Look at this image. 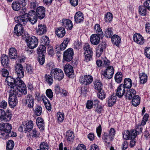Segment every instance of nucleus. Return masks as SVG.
<instances>
[{
    "instance_id": "6ab92c4d",
    "label": "nucleus",
    "mask_w": 150,
    "mask_h": 150,
    "mask_svg": "<svg viewBox=\"0 0 150 150\" xmlns=\"http://www.w3.org/2000/svg\"><path fill=\"white\" fill-rule=\"evenodd\" d=\"M12 129L11 125L8 123H3L0 125V130L9 133Z\"/></svg>"
},
{
    "instance_id": "6e6d98bb",
    "label": "nucleus",
    "mask_w": 150,
    "mask_h": 150,
    "mask_svg": "<svg viewBox=\"0 0 150 150\" xmlns=\"http://www.w3.org/2000/svg\"><path fill=\"white\" fill-rule=\"evenodd\" d=\"M98 92L97 93V95L99 98L103 100L105 98V94L103 91L102 90L101 91H98Z\"/></svg>"
},
{
    "instance_id": "bf43d9fd",
    "label": "nucleus",
    "mask_w": 150,
    "mask_h": 150,
    "mask_svg": "<svg viewBox=\"0 0 150 150\" xmlns=\"http://www.w3.org/2000/svg\"><path fill=\"white\" fill-rule=\"evenodd\" d=\"M38 6V4L36 0H33L30 1V6L31 9H35Z\"/></svg>"
},
{
    "instance_id": "052dcab7",
    "label": "nucleus",
    "mask_w": 150,
    "mask_h": 150,
    "mask_svg": "<svg viewBox=\"0 0 150 150\" xmlns=\"http://www.w3.org/2000/svg\"><path fill=\"white\" fill-rule=\"evenodd\" d=\"M39 135L40 133L35 129H34L32 130L31 135L33 137H39Z\"/></svg>"
},
{
    "instance_id": "3c124183",
    "label": "nucleus",
    "mask_w": 150,
    "mask_h": 150,
    "mask_svg": "<svg viewBox=\"0 0 150 150\" xmlns=\"http://www.w3.org/2000/svg\"><path fill=\"white\" fill-rule=\"evenodd\" d=\"M45 80L47 83L50 85H51L53 83V80L52 76L46 74L45 76Z\"/></svg>"
},
{
    "instance_id": "e2e57ef3",
    "label": "nucleus",
    "mask_w": 150,
    "mask_h": 150,
    "mask_svg": "<svg viewBox=\"0 0 150 150\" xmlns=\"http://www.w3.org/2000/svg\"><path fill=\"white\" fill-rule=\"evenodd\" d=\"M46 93L47 96L50 98H51L53 96V92L50 89L46 90Z\"/></svg>"
},
{
    "instance_id": "79ce46f5",
    "label": "nucleus",
    "mask_w": 150,
    "mask_h": 150,
    "mask_svg": "<svg viewBox=\"0 0 150 150\" xmlns=\"http://www.w3.org/2000/svg\"><path fill=\"white\" fill-rule=\"evenodd\" d=\"M14 142L12 140H8L6 142V150H12L14 147Z\"/></svg>"
},
{
    "instance_id": "72a5a7b5",
    "label": "nucleus",
    "mask_w": 150,
    "mask_h": 150,
    "mask_svg": "<svg viewBox=\"0 0 150 150\" xmlns=\"http://www.w3.org/2000/svg\"><path fill=\"white\" fill-rule=\"evenodd\" d=\"M46 47L42 45H39L37 49V53L39 55H44V53L45 52Z\"/></svg>"
},
{
    "instance_id": "f03ea898",
    "label": "nucleus",
    "mask_w": 150,
    "mask_h": 150,
    "mask_svg": "<svg viewBox=\"0 0 150 150\" xmlns=\"http://www.w3.org/2000/svg\"><path fill=\"white\" fill-rule=\"evenodd\" d=\"M24 38H26L28 46L31 49L36 47L38 44V39L34 36H29L27 34L24 33Z\"/></svg>"
},
{
    "instance_id": "a19ab883",
    "label": "nucleus",
    "mask_w": 150,
    "mask_h": 150,
    "mask_svg": "<svg viewBox=\"0 0 150 150\" xmlns=\"http://www.w3.org/2000/svg\"><path fill=\"white\" fill-rule=\"evenodd\" d=\"M147 8L144 5L140 6L139 7V12L140 14L142 16H145L147 13Z\"/></svg>"
},
{
    "instance_id": "ddd939ff",
    "label": "nucleus",
    "mask_w": 150,
    "mask_h": 150,
    "mask_svg": "<svg viewBox=\"0 0 150 150\" xmlns=\"http://www.w3.org/2000/svg\"><path fill=\"white\" fill-rule=\"evenodd\" d=\"M45 9L44 7L39 6L37 8L35 14L39 19H42L45 16Z\"/></svg>"
},
{
    "instance_id": "393cba45",
    "label": "nucleus",
    "mask_w": 150,
    "mask_h": 150,
    "mask_svg": "<svg viewBox=\"0 0 150 150\" xmlns=\"http://www.w3.org/2000/svg\"><path fill=\"white\" fill-rule=\"evenodd\" d=\"M136 91L135 90L131 89L128 90L126 92L125 97L126 99L131 100L136 94Z\"/></svg>"
},
{
    "instance_id": "2eb2a0df",
    "label": "nucleus",
    "mask_w": 150,
    "mask_h": 150,
    "mask_svg": "<svg viewBox=\"0 0 150 150\" xmlns=\"http://www.w3.org/2000/svg\"><path fill=\"white\" fill-rule=\"evenodd\" d=\"M116 95L119 98H122L125 93V88L123 84H120L116 90Z\"/></svg>"
},
{
    "instance_id": "7ed1b4c3",
    "label": "nucleus",
    "mask_w": 150,
    "mask_h": 150,
    "mask_svg": "<svg viewBox=\"0 0 150 150\" xmlns=\"http://www.w3.org/2000/svg\"><path fill=\"white\" fill-rule=\"evenodd\" d=\"M20 77H18L15 79L14 83L15 87L16 89H18V91H21L24 95L27 93V89L25 84Z\"/></svg>"
},
{
    "instance_id": "4d7b16f0",
    "label": "nucleus",
    "mask_w": 150,
    "mask_h": 150,
    "mask_svg": "<svg viewBox=\"0 0 150 150\" xmlns=\"http://www.w3.org/2000/svg\"><path fill=\"white\" fill-rule=\"evenodd\" d=\"M34 112L37 116L40 115L42 112V108L40 106L36 105L35 109Z\"/></svg>"
},
{
    "instance_id": "cd10ccee",
    "label": "nucleus",
    "mask_w": 150,
    "mask_h": 150,
    "mask_svg": "<svg viewBox=\"0 0 150 150\" xmlns=\"http://www.w3.org/2000/svg\"><path fill=\"white\" fill-rule=\"evenodd\" d=\"M36 123L38 127L41 130H44L45 128L44 122L43 119L40 117L37 118Z\"/></svg>"
},
{
    "instance_id": "e433bc0d",
    "label": "nucleus",
    "mask_w": 150,
    "mask_h": 150,
    "mask_svg": "<svg viewBox=\"0 0 150 150\" xmlns=\"http://www.w3.org/2000/svg\"><path fill=\"white\" fill-rule=\"evenodd\" d=\"M123 84L125 88H130L132 86V81L129 78H125L124 80Z\"/></svg>"
},
{
    "instance_id": "4c0bfd02",
    "label": "nucleus",
    "mask_w": 150,
    "mask_h": 150,
    "mask_svg": "<svg viewBox=\"0 0 150 150\" xmlns=\"http://www.w3.org/2000/svg\"><path fill=\"white\" fill-rule=\"evenodd\" d=\"M40 41L42 45H45L47 47L48 46L50 41L48 37L46 36H43L41 38Z\"/></svg>"
},
{
    "instance_id": "bb28decb",
    "label": "nucleus",
    "mask_w": 150,
    "mask_h": 150,
    "mask_svg": "<svg viewBox=\"0 0 150 150\" xmlns=\"http://www.w3.org/2000/svg\"><path fill=\"white\" fill-rule=\"evenodd\" d=\"M99 36L96 34L92 35L90 37V41L91 43L94 45L98 44L100 41Z\"/></svg>"
},
{
    "instance_id": "58836bf2",
    "label": "nucleus",
    "mask_w": 150,
    "mask_h": 150,
    "mask_svg": "<svg viewBox=\"0 0 150 150\" xmlns=\"http://www.w3.org/2000/svg\"><path fill=\"white\" fill-rule=\"evenodd\" d=\"M140 98L138 95L135 96L132 100V104L134 106L139 105L140 103Z\"/></svg>"
},
{
    "instance_id": "ea45409f",
    "label": "nucleus",
    "mask_w": 150,
    "mask_h": 150,
    "mask_svg": "<svg viewBox=\"0 0 150 150\" xmlns=\"http://www.w3.org/2000/svg\"><path fill=\"white\" fill-rule=\"evenodd\" d=\"M21 6L22 4L19 2L14 1L12 4L11 7L14 11H18L21 9Z\"/></svg>"
},
{
    "instance_id": "9b49d317",
    "label": "nucleus",
    "mask_w": 150,
    "mask_h": 150,
    "mask_svg": "<svg viewBox=\"0 0 150 150\" xmlns=\"http://www.w3.org/2000/svg\"><path fill=\"white\" fill-rule=\"evenodd\" d=\"M24 103L26 106L30 108H33L34 104V99L30 94H28L26 96V99L24 100Z\"/></svg>"
},
{
    "instance_id": "b1692460",
    "label": "nucleus",
    "mask_w": 150,
    "mask_h": 150,
    "mask_svg": "<svg viewBox=\"0 0 150 150\" xmlns=\"http://www.w3.org/2000/svg\"><path fill=\"white\" fill-rule=\"evenodd\" d=\"M75 22L77 23L82 22L84 19L83 15L80 11L76 12L74 16Z\"/></svg>"
},
{
    "instance_id": "680f3d73",
    "label": "nucleus",
    "mask_w": 150,
    "mask_h": 150,
    "mask_svg": "<svg viewBox=\"0 0 150 150\" xmlns=\"http://www.w3.org/2000/svg\"><path fill=\"white\" fill-rule=\"evenodd\" d=\"M94 29L96 31V32L98 33H100L98 34L100 35L101 36V35L102 34L103 35V32H102V30L100 27V25L98 24H96L94 27Z\"/></svg>"
},
{
    "instance_id": "f704fd0d",
    "label": "nucleus",
    "mask_w": 150,
    "mask_h": 150,
    "mask_svg": "<svg viewBox=\"0 0 150 150\" xmlns=\"http://www.w3.org/2000/svg\"><path fill=\"white\" fill-rule=\"evenodd\" d=\"M1 64L4 67L7 66L9 63L8 56L5 54L2 55L1 57Z\"/></svg>"
},
{
    "instance_id": "5701e85b",
    "label": "nucleus",
    "mask_w": 150,
    "mask_h": 150,
    "mask_svg": "<svg viewBox=\"0 0 150 150\" xmlns=\"http://www.w3.org/2000/svg\"><path fill=\"white\" fill-rule=\"evenodd\" d=\"M47 27L44 24H40L38 25V28L37 30V34L39 35H42L46 33Z\"/></svg>"
},
{
    "instance_id": "7c9ffc66",
    "label": "nucleus",
    "mask_w": 150,
    "mask_h": 150,
    "mask_svg": "<svg viewBox=\"0 0 150 150\" xmlns=\"http://www.w3.org/2000/svg\"><path fill=\"white\" fill-rule=\"evenodd\" d=\"M42 98L47 109L48 111H50L51 109L50 102L45 96H42Z\"/></svg>"
},
{
    "instance_id": "f8f14e48",
    "label": "nucleus",
    "mask_w": 150,
    "mask_h": 150,
    "mask_svg": "<svg viewBox=\"0 0 150 150\" xmlns=\"http://www.w3.org/2000/svg\"><path fill=\"white\" fill-rule=\"evenodd\" d=\"M14 33L17 36H20L22 35L23 38H24L23 34H24L23 27L21 25L16 24L14 28Z\"/></svg>"
},
{
    "instance_id": "0eeeda50",
    "label": "nucleus",
    "mask_w": 150,
    "mask_h": 150,
    "mask_svg": "<svg viewBox=\"0 0 150 150\" xmlns=\"http://www.w3.org/2000/svg\"><path fill=\"white\" fill-rule=\"evenodd\" d=\"M73 50L71 48H69L64 52L63 54L64 59L67 62H70L72 60L73 57Z\"/></svg>"
},
{
    "instance_id": "6e6552de",
    "label": "nucleus",
    "mask_w": 150,
    "mask_h": 150,
    "mask_svg": "<svg viewBox=\"0 0 150 150\" xmlns=\"http://www.w3.org/2000/svg\"><path fill=\"white\" fill-rule=\"evenodd\" d=\"M64 70L66 74L69 77L72 78L74 76V71L71 65L68 64H66Z\"/></svg>"
},
{
    "instance_id": "9d476101",
    "label": "nucleus",
    "mask_w": 150,
    "mask_h": 150,
    "mask_svg": "<svg viewBox=\"0 0 150 150\" xmlns=\"http://www.w3.org/2000/svg\"><path fill=\"white\" fill-rule=\"evenodd\" d=\"M93 78L90 75H86L80 77V82L85 85H87L91 83L93 81Z\"/></svg>"
},
{
    "instance_id": "39448f33",
    "label": "nucleus",
    "mask_w": 150,
    "mask_h": 150,
    "mask_svg": "<svg viewBox=\"0 0 150 150\" xmlns=\"http://www.w3.org/2000/svg\"><path fill=\"white\" fill-rule=\"evenodd\" d=\"M14 19L16 22L18 23L17 24L21 25H25L28 21L27 13L15 17Z\"/></svg>"
},
{
    "instance_id": "774afa93",
    "label": "nucleus",
    "mask_w": 150,
    "mask_h": 150,
    "mask_svg": "<svg viewBox=\"0 0 150 150\" xmlns=\"http://www.w3.org/2000/svg\"><path fill=\"white\" fill-rule=\"evenodd\" d=\"M38 60L40 64H43L45 62V56L39 55L38 59Z\"/></svg>"
},
{
    "instance_id": "a18cd8bd",
    "label": "nucleus",
    "mask_w": 150,
    "mask_h": 150,
    "mask_svg": "<svg viewBox=\"0 0 150 150\" xmlns=\"http://www.w3.org/2000/svg\"><path fill=\"white\" fill-rule=\"evenodd\" d=\"M139 78L140 79V83L144 84L147 81V76L144 73H140L139 74Z\"/></svg>"
},
{
    "instance_id": "423d86ee",
    "label": "nucleus",
    "mask_w": 150,
    "mask_h": 150,
    "mask_svg": "<svg viewBox=\"0 0 150 150\" xmlns=\"http://www.w3.org/2000/svg\"><path fill=\"white\" fill-rule=\"evenodd\" d=\"M114 72V68L111 66L107 67L105 71L102 73V75L105 78L110 79L113 75Z\"/></svg>"
},
{
    "instance_id": "f3484780",
    "label": "nucleus",
    "mask_w": 150,
    "mask_h": 150,
    "mask_svg": "<svg viewBox=\"0 0 150 150\" xmlns=\"http://www.w3.org/2000/svg\"><path fill=\"white\" fill-rule=\"evenodd\" d=\"M133 39L135 42L141 45L144 43L145 41L143 37L139 34H134L133 35Z\"/></svg>"
},
{
    "instance_id": "dca6fc26",
    "label": "nucleus",
    "mask_w": 150,
    "mask_h": 150,
    "mask_svg": "<svg viewBox=\"0 0 150 150\" xmlns=\"http://www.w3.org/2000/svg\"><path fill=\"white\" fill-rule=\"evenodd\" d=\"M11 116L7 115L4 110L0 109V121H8L11 120Z\"/></svg>"
},
{
    "instance_id": "412c9836",
    "label": "nucleus",
    "mask_w": 150,
    "mask_h": 150,
    "mask_svg": "<svg viewBox=\"0 0 150 150\" xmlns=\"http://www.w3.org/2000/svg\"><path fill=\"white\" fill-rule=\"evenodd\" d=\"M24 127L25 132H29L33 128V122L31 120H28L24 122Z\"/></svg>"
},
{
    "instance_id": "69168bd1",
    "label": "nucleus",
    "mask_w": 150,
    "mask_h": 150,
    "mask_svg": "<svg viewBox=\"0 0 150 150\" xmlns=\"http://www.w3.org/2000/svg\"><path fill=\"white\" fill-rule=\"evenodd\" d=\"M2 76L4 77H7L9 74L8 71L6 69H3L0 71Z\"/></svg>"
},
{
    "instance_id": "f257e3e1",
    "label": "nucleus",
    "mask_w": 150,
    "mask_h": 150,
    "mask_svg": "<svg viewBox=\"0 0 150 150\" xmlns=\"http://www.w3.org/2000/svg\"><path fill=\"white\" fill-rule=\"evenodd\" d=\"M124 138L126 140L130 139L129 146L131 147L134 146L135 144L134 139L137 135L136 131L132 130L131 132L128 130L125 131L123 134Z\"/></svg>"
},
{
    "instance_id": "49530a36",
    "label": "nucleus",
    "mask_w": 150,
    "mask_h": 150,
    "mask_svg": "<svg viewBox=\"0 0 150 150\" xmlns=\"http://www.w3.org/2000/svg\"><path fill=\"white\" fill-rule=\"evenodd\" d=\"M94 85L95 89L98 91L102 90L103 85L102 83L98 81H96L94 82Z\"/></svg>"
},
{
    "instance_id": "603ef678",
    "label": "nucleus",
    "mask_w": 150,
    "mask_h": 150,
    "mask_svg": "<svg viewBox=\"0 0 150 150\" xmlns=\"http://www.w3.org/2000/svg\"><path fill=\"white\" fill-rule=\"evenodd\" d=\"M113 34L111 28L108 27L105 31V36L107 38H111Z\"/></svg>"
},
{
    "instance_id": "c9c22d12",
    "label": "nucleus",
    "mask_w": 150,
    "mask_h": 150,
    "mask_svg": "<svg viewBox=\"0 0 150 150\" xmlns=\"http://www.w3.org/2000/svg\"><path fill=\"white\" fill-rule=\"evenodd\" d=\"M69 39L68 38H65L63 42L61 44L59 47H58L56 48V49H59L61 51H63L66 48L67 44L69 42Z\"/></svg>"
},
{
    "instance_id": "0e129e2a",
    "label": "nucleus",
    "mask_w": 150,
    "mask_h": 150,
    "mask_svg": "<svg viewBox=\"0 0 150 150\" xmlns=\"http://www.w3.org/2000/svg\"><path fill=\"white\" fill-rule=\"evenodd\" d=\"M144 54L147 57L150 59V47L145 48Z\"/></svg>"
},
{
    "instance_id": "de8ad7c7",
    "label": "nucleus",
    "mask_w": 150,
    "mask_h": 150,
    "mask_svg": "<svg viewBox=\"0 0 150 150\" xmlns=\"http://www.w3.org/2000/svg\"><path fill=\"white\" fill-rule=\"evenodd\" d=\"M83 49L85 51L84 54L93 53L92 49L90 47V46L88 44L86 43L83 46Z\"/></svg>"
},
{
    "instance_id": "a878e982",
    "label": "nucleus",
    "mask_w": 150,
    "mask_h": 150,
    "mask_svg": "<svg viewBox=\"0 0 150 150\" xmlns=\"http://www.w3.org/2000/svg\"><path fill=\"white\" fill-rule=\"evenodd\" d=\"M18 102L17 99L16 97L11 96V94H9V97L8 99V103L10 107L11 108H14Z\"/></svg>"
},
{
    "instance_id": "37998d69",
    "label": "nucleus",
    "mask_w": 150,
    "mask_h": 150,
    "mask_svg": "<svg viewBox=\"0 0 150 150\" xmlns=\"http://www.w3.org/2000/svg\"><path fill=\"white\" fill-rule=\"evenodd\" d=\"M74 135L73 132L69 130L67 132V139L69 142H72L74 138Z\"/></svg>"
},
{
    "instance_id": "c756f323",
    "label": "nucleus",
    "mask_w": 150,
    "mask_h": 150,
    "mask_svg": "<svg viewBox=\"0 0 150 150\" xmlns=\"http://www.w3.org/2000/svg\"><path fill=\"white\" fill-rule=\"evenodd\" d=\"M8 54L9 57L11 59H15L17 57V50L14 48L10 49Z\"/></svg>"
},
{
    "instance_id": "5fc2aeb1",
    "label": "nucleus",
    "mask_w": 150,
    "mask_h": 150,
    "mask_svg": "<svg viewBox=\"0 0 150 150\" xmlns=\"http://www.w3.org/2000/svg\"><path fill=\"white\" fill-rule=\"evenodd\" d=\"M0 138L6 140L8 138V133L3 131H1L0 132Z\"/></svg>"
},
{
    "instance_id": "20e7f679",
    "label": "nucleus",
    "mask_w": 150,
    "mask_h": 150,
    "mask_svg": "<svg viewBox=\"0 0 150 150\" xmlns=\"http://www.w3.org/2000/svg\"><path fill=\"white\" fill-rule=\"evenodd\" d=\"M50 75L54 79L59 81L62 80L64 76L63 71L60 69L57 68L52 69L51 71Z\"/></svg>"
},
{
    "instance_id": "13d9d810",
    "label": "nucleus",
    "mask_w": 150,
    "mask_h": 150,
    "mask_svg": "<svg viewBox=\"0 0 150 150\" xmlns=\"http://www.w3.org/2000/svg\"><path fill=\"white\" fill-rule=\"evenodd\" d=\"M113 18L112 14L110 13H108L105 15V19L106 22L109 21L110 22L112 20Z\"/></svg>"
},
{
    "instance_id": "c03bdc74",
    "label": "nucleus",
    "mask_w": 150,
    "mask_h": 150,
    "mask_svg": "<svg viewBox=\"0 0 150 150\" xmlns=\"http://www.w3.org/2000/svg\"><path fill=\"white\" fill-rule=\"evenodd\" d=\"M122 75L121 72H117L115 74V79L116 82L118 83H121L122 79Z\"/></svg>"
},
{
    "instance_id": "338daca9",
    "label": "nucleus",
    "mask_w": 150,
    "mask_h": 150,
    "mask_svg": "<svg viewBox=\"0 0 150 150\" xmlns=\"http://www.w3.org/2000/svg\"><path fill=\"white\" fill-rule=\"evenodd\" d=\"M33 71V70L32 67L29 65H27L26 67L25 72L27 73L31 74L32 73Z\"/></svg>"
},
{
    "instance_id": "2f4dec72",
    "label": "nucleus",
    "mask_w": 150,
    "mask_h": 150,
    "mask_svg": "<svg viewBox=\"0 0 150 150\" xmlns=\"http://www.w3.org/2000/svg\"><path fill=\"white\" fill-rule=\"evenodd\" d=\"M117 97L113 94L109 98L108 102V106L109 107L112 106L116 103Z\"/></svg>"
},
{
    "instance_id": "aec40b11",
    "label": "nucleus",
    "mask_w": 150,
    "mask_h": 150,
    "mask_svg": "<svg viewBox=\"0 0 150 150\" xmlns=\"http://www.w3.org/2000/svg\"><path fill=\"white\" fill-rule=\"evenodd\" d=\"M9 93L11 94V96H13V95H15V97H21L24 94L21 91H18V89H16V88H11V90H9Z\"/></svg>"
},
{
    "instance_id": "a211bd4d",
    "label": "nucleus",
    "mask_w": 150,
    "mask_h": 150,
    "mask_svg": "<svg viewBox=\"0 0 150 150\" xmlns=\"http://www.w3.org/2000/svg\"><path fill=\"white\" fill-rule=\"evenodd\" d=\"M106 44L105 42H101L97 48L96 50V56L99 57L102 54L104 49L106 47Z\"/></svg>"
},
{
    "instance_id": "4468645a",
    "label": "nucleus",
    "mask_w": 150,
    "mask_h": 150,
    "mask_svg": "<svg viewBox=\"0 0 150 150\" xmlns=\"http://www.w3.org/2000/svg\"><path fill=\"white\" fill-rule=\"evenodd\" d=\"M15 70L18 77L23 78L24 76L23 69L22 65L18 64L15 66Z\"/></svg>"
},
{
    "instance_id": "c85d7f7f",
    "label": "nucleus",
    "mask_w": 150,
    "mask_h": 150,
    "mask_svg": "<svg viewBox=\"0 0 150 150\" xmlns=\"http://www.w3.org/2000/svg\"><path fill=\"white\" fill-rule=\"evenodd\" d=\"M55 33L58 37L62 38L65 34V29L62 27L58 28L56 30Z\"/></svg>"
},
{
    "instance_id": "1a4fd4ad",
    "label": "nucleus",
    "mask_w": 150,
    "mask_h": 150,
    "mask_svg": "<svg viewBox=\"0 0 150 150\" xmlns=\"http://www.w3.org/2000/svg\"><path fill=\"white\" fill-rule=\"evenodd\" d=\"M27 15L28 21L32 24H33L37 22L38 16L36 15L34 11H30L28 14H27Z\"/></svg>"
},
{
    "instance_id": "864d4df0",
    "label": "nucleus",
    "mask_w": 150,
    "mask_h": 150,
    "mask_svg": "<svg viewBox=\"0 0 150 150\" xmlns=\"http://www.w3.org/2000/svg\"><path fill=\"white\" fill-rule=\"evenodd\" d=\"M40 150H48L49 146L47 142H42L40 145Z\"/></svg>"
},
{
    "instance_id": "473e14b6",
    "label": "nucleus",
    "mask_w": 150,
    "mask_h": 150,
    "mask_svg": "<svg viewBox=\"0 0 150 150\" xmlns=\"http://www.w3.org/2000/svg\"><path fill=\"white\" fill-rule=\"evenodd\" d=\"M111 40L112 43L117 46L121 42L120 38L118 35H113L112 37Z\"/></svg>"
},
{
    "instance_id": "4be33fe9",
    "label": "nucleus",
    "mask_w": 150,
    "mask_h": 150,
    "mask_svg": "<svg viewBox=\"0 0 150 150\" xmlns=\"http://www.w3.org/2000/svg\"><path fill=\"white\" fill-rule=\"evenodd\" d=\"M15 81V79L10 76H8L6 78L5 82L7 85L10 86V89L9 90H11L12 88H15L16 87H15L14 86Z\"/></svg>"
},
{
    "instance_id": "8fccbe9b",
    "label": "nucleus",
    "mask_w": 150,
    "mask_h": 150,
    "mask_svg": "<svg viewBox=\"0 0 150 150\" xmlns=\"http://www.w3.org/2000/svg\"><path fill=\"white\" fill-rule=\"evenodd\" d=\"M103 139L105 142L109 144L110 143V142L113 139V138L109 134L108 135L107 134H105L103 137Z\"/></svg>"
},
{
    "instance_id": "09e8293b",
    "label": "nucleus",
    "mask_w": 150,
    "mask_h": 150,
    "mask_svg": "<svg viewBox=\"0 0 150 150\" xmlns=\"http://www.w3.org/2000/svg\"><path fill=\"white\" fill-rule=\"evenodd\" d=\"M57 119L58 122L60 123L62 122L64 119V115L60 112H57Z\"/></svg>"
}]
</instances>
